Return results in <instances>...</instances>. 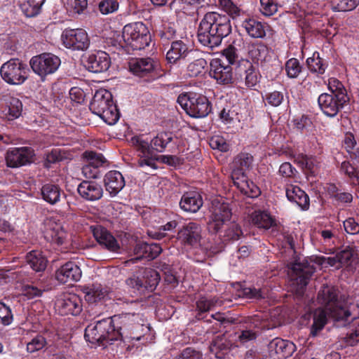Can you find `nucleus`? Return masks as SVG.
I'll return each instance as SVG.
<instances>
[{
	"instance_id": "nucleus-1",
	"label": "nucleus",
	"mask_w": 359,
	"mask_h": 359,
	"mask_svg": "<svg viewBox=\"0 0 359 359\" xmlns=\"http://www.w3.org/2000/svg\"><path fill=\"white\" fill-rule=\"evenodd\" d=\"M219 6L228 15L217 12L207 13L198 29V41L210 48L219 46L222 39L231 33L230 16L235 19L241 14V10L231 0H219Z\"/></svg>"
},
{
	"instance_id": "nucleus-2",
	"label": "nucleus",
	"mask_w": 359,
	"mask_h": 359,
	"mask_svg": "<svg viewBox=\"0 0 359 359\" xmlns=\"http://www.w3.org/2000/svg\"><path fill=\"white\" fill-rule=\"evenodd\" d=\"M318 302L324 309H317L313 313L305 315L306 318L312 320L311 334L316 336L319 331L323 329L330 318L339 325H345L351 311L350 304L344 296H339L334 287H323L318 295Z\"/></svg>"
},
{
	"instance_id": "nucleus-3",
	"label": "nucleus",
	"mask_w": 359,
	"mask_h": 359,
	"mask_svg": "<svg viewBox=\"0 0 359 359\" xmlns=\"http://www.w3.org/2000/svg\"><path fill=\"white\" fill-rule=\"evenodd\" d=\"M355 259L354 251L347 248L333 257L315 256L310 257L309 262L306 260L303 262H295L292 264L288 272L291 290L298 295L303 294L309 278L316 271L314 264L318 266H331L339 268L343 266H351Z\"/></svg>"
},
{
	"instance_id": "nucleus-4",
	"label": "nucleus",
	"mask_w": 359,
	"mask_h": 359,
	"mask_svg": "<svg viewBox=\"0 0 359 359\" xmlns=\"http://www.w3.org/2000/svg\"><path fill=\"white\" fill-rule=\"evenodd\" d=\"M130 317L133 318V321L137 323L135 327V332L130 334L125 331L122 332L114 328L113 319H104L97 321L95 324L89 325L85 330V338L93 344H98L102 346L112 344L120 338L124 341H140L144 333L149 330V327L144 326L143 316L139 313H127L123 315L125 319H130Z\"/></svg>"
},
{
	"instance_id": "nucleus-5",
	"label": "nucleus",
	"mask_w": 359,
	"mask_h": 359,
	"mask_svg": "<svg viewBox=\"0 0 359 359\" xmlns=\"http://www.w3.org/2000/svg\"><path fill=\"white\" fill-rule=\"evenodd\" d=\"M90 109L109 125L115 124L119 119V112L113 102L112 95L106 89L96 90Z\"/></svg>"
},
{
	"instance_id": "nucleus-6",
	"label": "nucleus",
	"mask_w": 359,
	"mask_h": 359,
	"mask_svg": "<svg viewBox=\"0 0 359 359\" xmlns=\"http://www.w3.org/2000/svg\"><path fill=\"white\" fill-rule=\"evenodd\" d=\"M279 309H276L270 313L271 324H268L263 320L260 315H255L248 318L247 327L242 330L238 336V341L245 344L256 339L262 329H272L280 325L282 317L280 316Z\"/></svg>"
},
{
	"instance_id": "nucleus-7",
	"label": "nucleus",
	"mask_w": 359,
	"mask_h": 359,
	"mask_svg": "<svg viewBox=\"0 0 359 359\" xmlns=\"http://www.w3.org/2000/svg\"><path fill=\"white\" fill-rule=\"evenodd\" d=\"M121 38L126 46L133 50H142L151 42V34L147 26L142 22H136L125 25Z\"/></svg>"
},
{
	"instance_id": "nucleus-8",
	"label": "nucleus",
	"mask_w": 359,
	"mask_h": 359,
	"mask_svg": "<svg viewBox=\"0 0 359 359\" xmlns=\"http://www.w3.org/2000/svg\"><path fill=\"white\" fill-rule=\"evenodd\" d=\"M177 103L193 118H203L211 111L210 104L206 97L194 93L181 94Z\"/></svg>"
},
{
	"instance_id": "nucleus-9",
	"label": "nucleus",
	"mask_w": 359,
	"mask_h": 359,
	"mask_svg": "<svg viewBox=\"0 0 359 359\" xmlns=\"http://www.w3.org/2000/svg\"><path fill=\"white\" fill-rule=\"evenodd\" d=\"M27 65L18 58H13L3 64L0 73L2 79L11 85H20L28 78Z\"/></svg>"
},
{
	"instance_id": "nucleus-10",
	"label": "nucleus",
	"mask_w": 359,
	"mask_h": 359,
	"mask_svg": "<svg viewBox=\"0 0 359 359\" xmlns=\"http://www.w3.org/2000/svg\"><path fill=\"white\" fill-rule=\"evenodd\" d=\"M160 280L158 273L153 269H145L142 277L133 276L126 280L127 285L132 289V292L135 295L142 294L145 291H153Z\"/></svg>"
},
{
	"instance_id": "nucleus-11",
	"label": "nucleus",
	"mask_w": 359,
	"mask_h": 359,
	"mask_svg": "<svg viewBox=\"0 0 359 359\" xmlns=\"http://www.w3.org/2000/svg\"><path fill=\"white\" fill-rule=\"evenodd\" d=\"M60 63V59L51 53H42L34 56L29 62L33 72L42 79L55 72Z\"/></svg>"
},
{
	"instance_id": "nucleus-12",
	"label": "nucleus",
	"mask_w": 359,
	"mask_h": 359,
	"mask_svg": "<svg viewBox=\"0 0 359 359\" xmlns=\"http://www.w3.org/2000/svg\"><path fill=\"white\" fill-rule=\"evenodd\" d=\"M211 212L209 226L215 231H218L223 225L229 221L231 217V209L228 203L222 198H215L211 202L210 208Z\"/></svg>"
},
{
	"instance_id": "nucleus-13",
	"label": "nucleus",
	"mask_w": 359,
	"mask_h": 359,
	"mask_svg": "<svg viewBox=\"0 0 359 359\" xmlns=\"http://www.w3.org/2000/svg\"><path fill=\"white\" fill-rule=\"evenodd\" d=\"M63 45L74 50H86L90 45L87 32L82 29H65L61 35Z\"/></svg>"
},
{
	"instance_id": "nucleus-14",
	"label": "nucleus",
	"mask_w": 359,
	"mask_h": 359,
	"mask_svg": "<svg viewBox=\"0 0 359 359\" xmlns=\"http://www.w3.org/2000/svg\"><path fill=\"white\" fill-rule=\"evenodd\" d=\"M82 302L76 294L67 293L60 295L55 302V308L61 315H79L82 311Z\"/></svg>"
},
{
	"instance_id": "nucleus-15",
	"label": "nucleus",
	"mask_w": 359,
	"mask_h": 359,
	"mask_svg": "<svg viewBox=\"0 0 359 359\" xmlns=\"http://www.w3.org/2000/svg\"><path fill=\"white\" fill-rule=\"evenodd\" d=\"M34 156V150L30 147L12 148L6 152V165L11 168H19L27 165L33 161Z\"/></svg>"
},
{
	"instance_id": "nucleus-16",
	"label": "nucleus",
	"mask_w": 359,
	"mask_h": 359,
	"mask_svg": "<svg viewBox=\"0 0 359 359\" xmlns=\"http://www.w3.org/2000/svg\"><path fill=\"white\" fill-rule=\"evenodd\" d=\"M318 102L319 107L326 116L334 117L346 102V95L341 93L338 95L323 93L319 96Z\"/></svg>"
},
{
	"instance_id": "nucleus-17",
	"label": "nucleus",
	"mask_w": 359,
	"mask_h": 359,
	"mask_svg": "<svg viewBox=\"0 0 359 359\" xmlns=\"http://www.w3.org/2000/svg\"><path fill=\"white\" fill-rule=\"evenodd\" d=\"M202 228L196 222L184 224L178 231L177 238L184 245L195 247L200 245Z\"/></svg>"
},
{
	"instance_id": "nucleus-18",
	"label": "nucleus",
	"mask_w": 359,
	"mask_h": 359,
	"mask_svg": "<svg viewBox=\"0 0 359 359\" xmlns=\"http://www.w3.org/2000/svg\"><path fill=\"white\" fill-rule=\"evenodd\" d=\"M210 76L214 79L217 83L228 85L233 83L232 67L225 64L219 58H214L210 64Z\"/></svg>"
},
{
	"instance_id": "nucleus-19",
	"label": "nucleus",
	"mask_w": 359,
	"mask_h": 359,
	"mask_svg": "<svg viewBox=\"0 0 359 359\" xmlns=\"http://www.w3.org/2000/svg\"><path fill=\"white\" fill-rule=\"evenodd\" d=\"M269 353L273 359H284L292 355L295 350V345L290 341L275 338L269 345Z\"/></svg>"
},
{
	"instance_id": "nucleus-20",
	"label": "nucleus",
	"mask_w": 359,
	"mask_h": 359,
	"mask_svg": "<svg viewBox=\"0 0 359 359\" xmlns=\"http://www.w3.org/2000/svg\"><path fill=\"white\" fill-rule=\"evenodd\" d=\"M21 101L10 95H4L0 100V110L8 120L18 118L22 112Z\"/></svg>"
},
{
	"instance_id": "nucleus-21",
	"label": "nucleus",
	"mask_w": 359,
	"mask_h": 359,
	"mask_svg": "<svg viewBox=\"0 0 359 359\" xmlns=\"http://www.w3.org/2000/svg\"><path fill=\"white\" fill-rule=\"evenodd\" d=\"M95 240L102 246L111 251H116L119 248L116 238L104 227L101 226H90Z\"/></svg>"
},
{
	"instance_id": "nucleus-22",
	"label": "nucleus",
	"mask_w": 359,
	"mask_h": 359,
	"mask_svg": "<svg viewBox=\"0 0 359 359\" xmlns=\"http://www.w3.org/2000/svg\"><path fill=\"white\" fill-rule=\"evenodd\" d=\"M110 58L109 55L102 51L90 54L86 61V67L89 71L95 73L102 72L109 69Z\"/></svg>"
},
{
	"instance_id": "nucleus-23",
	"label": "nucleus",
	"mask_w": 359,
	"mask_h": 359,
	"mask_svg": "<svg viewBox=\"0 0 359 359\" xmlns=\"http://www.w3.org/2000/svg\"><path fill=\"white\" fill-rule=\"evenodd\" d=\"M55 276L57 280L62 283L78 281L81 277V271L77 264L69 262L61 266Z\"/></svg>"
},
{
	"instance_id": "nucleus-24",
	"label": "nucleus",
	"mask_w": 359,
	"mask_h": 359,
	"mask_svg": "<svg viewBox=\"0 0 359 359\" xmlns=\"http://www.w3.org/2000/svg\"><path fill=\"white\" fill-rule=\"evenodd\" d=\"M104 186L111 196H115L125 186L122 174L117 170H110L104 176Z\"/></svg>"
},
{
	"instance_id": "nucleus-25",
	"label": "nucleus",
	"mask_w": 359,
	"mask_h": 359,
	"mask_svg": "<svg viewBox=\"0 0 359 359\" xmlns=\"http://www.w3.org/2000/svg\"><path fill=\"white\" fill-rule=\"evenodd\" d=\"M77 191L83 198L90 201L99 200L103 194L101 185L91 181L82 182L78 186Z\"/></svg>"
},
{
	"instance_id": "nucleus-26",
	"label": "nucleus",
	"mask_w": 359,
	"mask_h": 359,
	"mask_svg": "<svg viewBox=\"0 0 359 359\" xmlns=\"http://www.w3.org/2000/svg\"><path fill=\"white\" fill-rule=\"evenodd\" d=\"M41 195L43 201L50 205H54L65 198V194L57 185L47 183L42 186Z\"/></svg>"
},
{
	"instance_id": "nucleus-27",
	"label": "nucleus",
	"mask_w": 359,
	"mask_h": 359,
	"mask_svg": "<svg viewBox=\"0 0 359 359\" xmlns=\"http://www.w3.org/2000/svg\"><path fill=\"white\" fill-rule=\"evenodd\" d=\"M203 205V199L201 195L196 191L184 193L180 200V208L184 212L195 213Z\"/></svg>"
},
{
	"instance_id": "nucleus-28",
	"label": "nucleus",
	"mask_w": 359,
	"mask_h": 359,
	"mask_svg": "<svg viewBox=\"0 0 359 359\" xmlns=\"http://www.w3.org/2000/svg\"><path fill=\"white\" fill-rule=\"evenodd\" d=\"M287 199L296 203L302 210H306L309 205V199L307 194L299 187L293 184H288L285 189Z\"/></svg>"
},
{
	"instance_id": "nucleus-29",
	"label": "nucleus",
	"mask_w": 359,
	"mask_h": 359,
	"mask_svg": "<svg viewBox=\"0 0 359 359\" xmlns=\"http://www.w3.org/2000/svg\"><path fill=\"white\" fill-rule=\"evenodd\" d=\"M154 63L149 57L132 60L129 63L130 72L136 76L143 77L154 70Z\"/></svg>"
},
{
	"instance_id": "nucleus-30",
	"label": "nucleus",
	"mask_w": 359,
	"mask_h": 359,
	"mask_svg": "<svg viewBox=\"0 0 359 359\" xmlns=\"http://www.w3.org/2000/svg\"><path fill=\"white\" fill-rule=\"evenodd\" d=\"M242 28L248 36L254 39H262L266 36V25L254 18L244 20L241 24Z\"/></svg>"
},
{
	"instance_id": "nucleus-31",
	"label": "nucleus",
	"mask_w": 359,
	"mask_h": 359,
	"mask_svg": "<svg viewBox=\"0 0 359 359\" xmlns=\"http://www.w3.org/2000/svg\"><path fill=\"white\" fill-rule=\"evenodd\" d=\"M297 161L308 174L312 176H321L323 174V165L316 157L302 155L298 156Z\"/></svg>"
},
{
	"instance_id": "nucleus-32",
	"label": "nucleus",
	"mask_w": 359,
	"mask_h": 359,
	"mask_svg": "<svg viewBox=\"0 0 359 359\" xmlns=\"http://www.w3.org/2000/svg\"><path fill=\"white\" fill-rule=\"evenodd\" d=\"M46 235L47 239L57 245H62L67 238V233L64 230L62 226L53 221H49L47 224Z\"/></svg>"
},
{
	"instance_id": "nucleus-33",
	"label": "nucleus",
	"mask_w": 359,
	"mask_h": 359,
	"mask_svg": "<svg viewBox=\"0 0 359 359\" xmlns=\"http://www.w3.org/2000/svg\"><path fill=\"white\" fill-rule=\"evenodd\" d=\"M231 346L224 334L217 336L210 346V351L215 358L222 359L228 353Z\"/></svg>"
},
{
	"instance_id": "nucleus-34",
	"label": "nucleus",
	"mask_w": 359,
	"mask_h": 359,
	"mask_svg": "<svg viewBox=\"0 0 359 359\" xmlns=\"http://www.w3.org/2000/svg\"><path fill=\"white\" fill-rule=\"evenodd\" d=\"M84 298L90 304L103 300L107 295V290L100 284H93L83 289Z\"/></svg>"
},
{
	"instance_id": "nucleus-35",
	"label": "nucleus",
	"mask_w": 359,
	"mask_h": 359,
	"mask_svg": "<svg viewBox=\"0 0 359 359\" xmlns=\"http://www.w3.org/2000/svg\"><path fill=\"white\" fill-rule=\"evenodd\" d=\"M188 48L182 41H173L166 53V60L168 63L174 64L178 60L186 56Z\"/></svg>"
},
{
	"instance_id": "nucleus-36",
	"label": "nucleus",
	"mask_w": 359,
	"mask_h": 359,
	"mask_svg": "<svg viewBox=\"0 0 359 359\" xmlns=\"http://www.w3.org/2000/svg\"><path fill=\"white\" fill-rule=\"evenodd\" d=\"M26 262L36 272L44 271L47 266L46 258L40 251L37 250H32L27 254Z\"/></svg>"
},
{
	"instance_id": "nucleus-37",
	"label": "nucleus",
	"mask_w": 359,
	"mask_h": 359,
	"mask_svg": "<svg viewBox=\"0 0 359 359\" xmlns=\"http://www.w3.org/2000/svg\"><path fill=\"white\" fill-rule=\"evenodd\" d=\"M130 142L140 152V156H149L153 154L151 140L144 135L133 137Z\"/></svg>"
},
{
	"instance_id": "nucleus-38",
	"label": "nucleus",
	"mask_w": 359,
	"mask_h": 359,
	"mask_svg": "<svg viewBox=\"0 0 359 359\" xmlns=\"http://www.w3.org/2000/svg\"><path fill=\"white\" fill-rule=\"evenodd\" d=\"M252 225L259 229H269L273 226L275 222L272 217L265 211H255L250 215Z\"/></svg>"
},
{
	"instance_id": "nucleus-39",
	"label": "nucleus",
	"mask_w": 359,
	"mask_h": 359,
	"mask_svg": "<svg viewBox=\"0 0 359 359\" xmlns=\"http://www.w3.org/2000/svg\"><path fill=\"white\" fill-rule=\"evenodd\" d=\"M249 57L257 64L266 62L269 56L268 48L262 43H255L250 46L248 49Z\"/></svg>"
},
{
	"instance_id": "nucleus-40",
	"label": "nucleus",
	"mask_w": 359,
	"mask_h": 359,
	"mask_svg": "<svg viewBox=\"0 0 359 359\" xmlns=\"http://www.w3.org/2000/svg\"><path fill=\"white\" fill-rule=\"evenodd\" d=\"M45 0H20V8L27 17H34L39 13Z\"/></svg>"
},
{
	"instance_id": "nucleus-41",
	"label": "nucleus",
	"mask_w": 359,
	"mask_h": 359,
	"mask_svg": "<svg viewBox=\"0 0 359 359\" xmlns=\"http://www.w3.org/2000/svg\"><path fill=\"white\" fill-rule=\"evenodd\" d=\"M253 157L249 154H238L233 162L232 170L246 172L252 168Z\"/></svg>"
},
{
	"instance_id": "nucleus-42",
	"label": "nucleus",
	"mask_w": 359,
	"mask_h": 359,
	"mask_svg": "<svg viewBox=\"0 0 359 359\" xmlns=\"http://www.w3.org/2000/svg\"><path fill=\"white\" fill-rule=\"evenodd\" d=\"M222 301L218 298H208L205 297H201L196 302L197 310L199 313L207 312L213 309L217 306H221Z\"/></svg>"
},
{
	"instance_id": "nucleus-43",
	"label": "nucleus",
	"mask_w": 359,
	"mask_h": 359,
	"mask_svg": "<svg viewBox=\"0 0 359 359\" xmlns=\"http://www.w3.org/2000/svg\"><path fill=\"white\" fill-rule=\"evenodd\" d=\"M172 140V135L168 133H160L151 140V147L154 150L163 152L167 144Z\"/></svg>"
},
{
	"instance_id": "nucleus-44",
	"label": "nucleus",
	"mask_w": 359,
	"mask_h": 359,
	"mask_svg": "<svg viewBox=\"0 0 359 359\" xmlns=\"http://www.w3.org/2000/svg\"><path fill=\"white\" fill-rule=\"evenodd\" d=\"M306 62L311 72L319 74L325 73L327 65L324 62L323 60L320 57L318 53H314L311 57L307 59Z\"/></svg>"
},
{
	"instance_id": "nucleus-45",
	"label": "nucleus",
	"mask_w": 359,
	"mask_h": 359,
	"mask_svg": "<svg viewBox=\"0 0 359 359\" xmlns=\"http://www.w3.org/2000/svg\"><path fill=\"white\" fill-rule=\"evenodd\" d=\"M317 239L325 247H331L337 240L335 232L331 229H320L317 232Z\"/></svg>"
},
{
	"instance_id": "nucleus-46",
	"label": "nucleus",
	"mask_w": 359,
	"mask_h": 359,
	"mask_svg": "<svg viewBox=\"0 0 359 359\" xmlns=\"http://www.w3.org/2000/svg\"><path fill=\"white\" fill-rule=\"evenodd\" d=\"M244 79L245 84L248 88H253L259 83V73L251 63L248 62V67L245 70Z\"/></svg>"
},
{
	"instance_id": "nucleus-47",
	"label": "nucleus",
	"mask_w": 359,
	"mask_h": 359,
	"mask_svg": "<svg viewBox=\"0 0 359 359\" xmlns=\"http://www.w3.org/2000/svg\"><path fill=\"white\" fill-rule=\"evenodd\" d=\"M206 66L207 62L205 59H196L187 66V74L189 76H198L205 72Z\"/></svg>"
},
{
	"instance_id": "nucleus-48",
	"label": "nucleus",
	"mask_w": 359,
	"mask_h": 359,
	"mask_svg": "<svg viewBox=\"0 0 359 359\" xmlns=\"http://www.w3.org/2000/svg\"><path fill=\"white\" fill-rule=\"evenodd\" d=\"M119 8L118 0H100L97 5L101 14L107 15L116 12Z\"/></svg>"
},
{
	"instance_id": "nucleus-49",
	"label": "nucleus",
	"mask_w": 359,
	"mask_h": 359,
	"mask_svg": "<svg viewBox=\"0 0 359 359\" xmlns=\"http://www.w3.org/2000/svg\"><path fill=\"white\" fill-rule=\"evenodd\" d=\"M243 232L238 224L231 222L221 236L223 238L224 241H236L240 238Z\"/></svg>"
},
{
	"instance_id": "nucleus-50",
	"label": "nucleus",
	"mask_w": 359,
	"mask_h": 359,
	"mask_svg": "<svg viewBox=\"0 0 359 359\" xmlns=\"http://www.w3.org/2000/svg\"><path fill=\"white\" fill-rule=\"evenodd\" d=\"M359 4V0H334L333 9L339 12L353 10Z\"/></svg>"
},
{
	"instance_id": "nucleus-51",
	"label": "nucleus",
	"mask_w": 359,
	"mask_h": 359,
	"mask_svg": "<svg viewBox=\"0 0 359 359\" xmlns=\"http://www.w3.org/2000/svg\"><path fill=\"white\" fill-rule=\"evenodd\" d=\"M46 344V339L42 335L37 334L27 343V351L32 353L41 350Z\"/></svg>"
},
{
	"instance_id": "nucleus-52",
	"label": "nucleus",
	"mask_w": 359,
	"mask_h": 359,
	"mask_svg": "<svg viewBox=\"0 0 359 359\" xmlns=\"http://www.w3.org/2000/svg\"><path fill=\"white\" fill-rule=\"evenodd\" d=\"M285 71L290 78H297L302 71L299 60L296 58L288 60L285 64Z\"/></svg>"
},
{
	"instance_id": "nucleus-53",
	"label": "nucleus",
	"mask_w": 359,
	"mask_h": 359,
	"mask_svg": "<svg viewBox=\"0 0 359 359\" xmlns=\"http://www.w3.org/2000/svg\"><path fill=\"white\" fill-rule=\"evenodd\" d=\"M239 190L242 194L250 198H256L261 193L259 188L249 180L245 184H243Z\"/></svg>"
},
{
	"instance_id": "nucleus-54",
	"label": "nucleus",
	"mask_w": 359,
	"mask_h": 359,
	"mask_svg": "<svg viewBox=\"0 0 359 359\" xmlns=\"http://www.w3.org/2000/svg\"><path fill=\"white\" fill-rule=\"evenodd\" d=\"M84 156L86 158V163L93 165L98 169L105 162V158L102 154L93 151H86Z\"/></svg>"
},
{
	"instance_id": "nucleus-55",
	"label": "nucleus",
	"mask_w": 359,
	"mask_h": 359,
	"mask_svg": "<svg viewBox=\"0 0 359 359\" xmlns=\"http://www.w3.org/2000/svg\"><path fill=\"white\" fill-rule=\"evenodd\" d=\"M261 13L266 16H271L278 11V5L273 0H260Z\"/></svg>"
},
{
	"instance_id": "nucleus-56",
	"label": "nucleus",
	"mask_w": 359,
	"mask_h": 359,
	"mask_svg": "<svg viewBox=\"0 0 359 359\" xmlns=\"http://www.w3.org/2000/svg\"><path fill=\"white\" fill-rule=\"evenodd\" d=\"M340 171L341 173L347 175L352 181L355 179H358L359 170L348 161L341 163Z\"/></svg>"
},
{
	"instance_id": "nucleus-57",
	"label": "nucleus",
	"mask_w": 359,
	"mask_h": 359,
	"mask_svg": "<svg viewBox=\"0 0 359 359\" xmlns=\"http://www.w3.org/2000/svg\"><path fill=\"white\" fill-rule=\"evenodd\" d=\"M177 226L176 221H170L167 222L165 225L162 226L159 231L154 232H149V234L155 239L161 240L165 236V231H171L175 229Z\"/></svg>"
},
{
	"instance_id": "nucleus-58",
	"label": "nucleus",
	"mask_w": 359,
	"mask_h": 359,
	"mask_svg": "<svg viewBox=\"0 0 359 359\" xmlns=\"http://www.w3.org/2000/svg\"><path fill=\"white\" fill-rule=\"evenodd\" d=\"M278 173L284 178H292L296 175L297 171L291 163L285 162L280 165Z\"/></svg>"
},
{
	"instance_id": "nucleus-59",
	"label": "nucleus",
	"mask_w": 359,
	"mask_h": 359,
	"mask_svg": "<svg viewBox=\"0 0 359 359\" xmlns=\"http://www.w3.org/2000/svg\"><path fill=\"white\" fill-rule=\"evenodd\" d=\"M231 177L234 186L238 189H240L243 184H245L248 180L245 172L238 171V170H232Z\"/></svg>"
},
{
	"instance_id": "nucleus-60",
	"label": "nucleus",
	"mask_w": 359,
	"mask_h": 359,
	"mask_svg": "<svg viewBox=\"0 0 359 359\" xmlns=\"http://www.w3.org/2000/svg\"><path fill=\"white\" fill-rule=\"evenodd\" d=\"M284 96L281 92L273 91L266 95V100L267 103L273 107L279 106L283 101Z\"/></svg>"
},
{
	"instance_id": "nucleus-61",
	"label": "nucleus",
	"mask_w": 359,
	"mask_h": 359,
	"mask_svg": "<svg viewBox=\"0 0 359 359\" xmlns=\"http://www.w3.org/2000/svg\"><path fill=\"white\" fill-rule=\"evenodd\" d=\"M22 293L29 299L41 297L43 291L33 285H24L22 289Z\"/></svg>"
},
{
	"instance_id": "nucleus-62",
	"label": "nucleus",
	"mask_w": 359,
	"mask_h": 359,
	"mask_svg": "<svg viewBox=\"0 0 359 359\" xmlns=\"http://www.w3.org/2000/svg\"><path fill=\"white\" fill-rule=\"evenodd\" d=\"M328 88L331 92L330 95H338L339 93L346 94L342 83L337 79L331 78L328 81Z\"/></svg>"
},
{
	"instance_id": "nucleus-63",
	"label": "nucleus",
	"mask_w": 359,
	"mask_h": 359,
	"mask_svg": "<svg viewBox=\"0 0 359 359\" xmlns=\"http://www.w3.org/2000/svg\"><path fill=\"white\" fill-rule=\"evenodd\" d=\"M344 228L348 234L355 235L359 233V224L353 217H349L344 221Z\"/></svg>"
},
{
	"instance_id": "nucleus-64",
	"label": "nucleus",
	"mask_w": 359,
	"mask_h": 359,
	"mask_svg": "<svg viewBox=\"0 0 359 359\" xmlns=\"http://www.w3.org/2000/svg\"><path fill=\"white\" fill-rule=\"evenodd\" d=\"M357 326L355 330L350 334L344 337L342 341L345 344V346H355L359 341V321L357 323Z\"/></svg>"
}]
</instances>
